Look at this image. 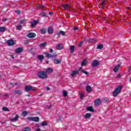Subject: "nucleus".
<instances>
[{
  "label": "nucleus",
  "mask_w": 131,
  "mask_h": 131,
  "mask_svg": "<svg viewBox=\"0 0 131 131\" xmlns=\"http://www.w3.org/2000/svg\"><path fill=\"white\" fill-rule=\"evenodd\" d=\"M37 76L39 78H40L41 79H46L48 78V74H47V72H46V71L39 72L37 73Z\"/></svg>",
  "instance_id": "1"
},
{
  "label": "nucleus",
  "mask_w": 131,
  "mask_h": 131,
  "mask_svg": "<svg viewBox=\"0 0 131 131\" xmlns=\"http://www.w3.org/2000/svg\"><path fill=\"white\" fill-rule=\"evenodd\" d=\"M123 86L122 85H120L116 89L115 91L113 93V97H117L118 94L121 93V90Z\"/></svg>",
  "instance_id": "2"
},
{
  "label": "nucleus",
  "mask_w": 131,
  "mask_h": 131,
  "mask_svg": "<svg viewBox=\"0 0 131 131\" xmlns=\"http://www.w3.org/2000/svg\"><path fill=\"white\" fill-rule=\"evenodd\" d=\"M27 119L30 121H35V122H38L39 121V118L38 117H28Z\"/></svg>",
  "instance_id": "3"
},
{
  "label": "nucleus",
  "mask_w": 131,
  "mask_h": 131,
  "mask_svg": "<svg viewBox=\"0 0 131 131\" xmlns=\"http://www.w3.org/2000/svg\"><path fill=\"white\" fill-rule=\"evenodd\" d=\"M33 91V92H35L36 89H32L31 86L27 85L25 89V92H30Z\"/></svg>",
  "instance_id": "4"
},
{
  "label": "nucleus",
  "mask_w": 131,
  "mask_h": 131,
  "mask_svg": "<svg viewBox=\"0 0 131 131\" xmlns=\"http://www.w3.org/2000/svg\"><path fill=\"white\" fill-rule=\"evenodd\" d=\"M39 23V20H34L33 21H31L30 23L31 24V27H34V26H36L37 24Z\"/></svg>",
  "instance_id": "5"
},
{
  "label": "nucleus",
  "mask_w": 131,
  "mask_h": 131,
  "mask_svg": "<svg viewBox=\"0 0 131 131\" xmlns=\"http://www.w3.org/2000/svg\"><path fill=\"white\" fill-rule=\"evenodd\" d=\"M99 64H100V62L98 60H95L93 61L92 64V67H97L99 66Z\"/></svg>",
  "instance_id": "6"
},
{
  "label": "nucleus",
  "mask_w": 131,
  "mask_h": 131,
  "mask_svg": "<svg viewBox=\"0 0 131 131\" xmlns=\"http://www.w3.org/2000/svg\"><path fill=\"white\" fill-rule=\"evenodd\" d=\"M7 43L8 44V46L9 47H11V46H14L15 43V41L13 39L8 40L7 41Z\"/></svg>",
  "instance_id": "7"
},
{
  "label": "nucleus",
  "mask_w": 131,
  "mask_h": 131,
  "mask_svg": "<svg viewBox=\"0 0 131 131\" xmlns=\"http://www.w3.org/2000/svg\"><path fill=\"white\" fill-rule=\"evenodd\" d=\"M27 36L30 38H34V37L36 36V34H35L34 33H29L27 35Z\"/></svg>",
  "instance_id": "8"
},
{
  "label": "nucleus",
  "mask_w": 131,
  "mask_h": 131,
  "mask_svg": "<svg viewBox=\"0 0 131 131\" xmlns=\"http://www.w3.org/2000/svg\"><path fill=\"white\" fill-rule=\"evenodd\" d=\"M18 119H19V115H16L15 118H10V120L11 121H13V122L18 121Z\"/></svg>",
  "instance_id": "9"
},
{
  "label": "nucleus",
  "mask_w": 131,
  "mask_h": 131,
  "mask_svg": "<svg viewBox=\"0 0 131 131\" xmlns=\"http://www.w3.org/2000/svg\"><path fill=\"white\" fill-rule=\"evenodd\" d=\"M44 54L46 55L47 58H54V57H56L55 55H52L48 52H45Z\"/></svg>",
  "instance_id": "10"
},
{
  "label": "nucleus",
  "mask_w": 131,
  "mask_h": 131,
  "mask_svg": "<svg viewBox=\"0 0 131 131\" xmlns=\"http://www.w3.org/2000/svg\"><path fill=\"white\" fill-rule=\"evenodd\" d=\"M79 73V70H76V71H74L72 72V73H71V76H72L73 77L75 76V75H77V74H78Z\"/></svg>",
  "instance_id": "11"
},
{
  "label": "nucleus",
  "mask_w": 131,
  "mask_h": 131,
  "mask_svg": "<svg viewBox=\"0 0 131 131\" xmlns=\"http://www.w3.org/2000/svg\"><path fill=\"white\" fill-rule=\"evenodd\" d=\"M23 52V49L22 48H18L15 50L16 54H19L20 53H22Z\"/></svg>",
  "instance_id": "12"
},
{
  "label": "nucleus",
  "mask_w": 131,
  "mask_h": 131,
  "mask_svg": "<svg viewBox=\"0 0 131 131\" xmlns=\"http://www.w3.org/2000/svg\"><path fill=\"white\" fill-rule=\"evenodd\" d=\"M62 62V59H58V58H55L54 60V63L55 64H60Z\"/></svg>",
  "instance_id": "13"
},
{
  "label": "nucleus",
  "mask_w": 131,
  "mask_h": 131,
  "mask_svg": "<svg viewBox=\"0 0 131 131\" xmlns=\"http://www.w3.org/2000/svg\"><path fill=\"white\" fill-rule=\"evenodd\" d=\"M48 32L49 34H52L54 32V30L52 27H49L48 29Z\"/></svg>",
  "instance_id": "14"
},
{
  "label": "nucleus",
  "mask_w": 131,
  "mask_h": 131,
  "mask_svg": "<svg viewBox=\"0 0 131 131\" xmlns=\"http://www.w3.org/2000/svg\"><path fill=\"white\" fill-rule=\"evenodd\" d=\"M37 58L38 59L39 61L42 62V60L45 59V57L42 55H39L37 56Z\"/></svg>",
  "instance_id": "15"
},
{
  "label": "nucleus",
  "mask_w": 131,
  "mask_h": 131,
  "mask_svg": "<svg viewBox=\"0 0 131 131\" xmlns=\"http://www.w3.org/2000/svg\"><path fill=\"white\" fill-rule=\"evenodd\" d=\"M57 50H62L63 49V45L61 43L58 44L56 46Z\"/></svg>",
  "instance_id": "16"
},
{
  "label": "nucleus",
  "mask_w": 131,
  "mask_h": 131,
  "mask_svg": "<svg viewBox=\"0 0 131 131\" xmlns=\"http://www.w3.org/2000/svg\"><path fill=\"white\" fill-rule=\"evenodd\" d=\"M21 94H23V92L21 91L20 90H14V95H18L20 96Z\"/></svg>",
  "instance_id": "17"
},
{
  "label": "nucleus",
  "mask_w": 131,
  "mask_h": 131,
  "mask_svg": "<svg viewBox=\"0 0 131 131\" xmlns=\"http://www.w3.org/2000/svg\"><path fill=\"white\" fill-rule=\"evenodd\" d=\"M86 91L88 92V93H92V87H91V85H87L86 87Z\"/></svg>",
  "instance_id": "18"
},
{
  "label": "nucleus",
  "mask_w": 131,
  "mask_h": 131,
  "mask_svg": "<svg viewBox=\"0 0 131 131\" xmlns=\"http://www.w3.org/2000/svg\"><path fill=\"white\" fill-rule=\"evenodd\" d=\"M79 71H81V72H82V73H84L86 75H89V73H88V72L85 71L83 69H82V68H80L79 69Z\"/></svg>",
  "instance_id": "19"
},
{
  "label": "nucleus",
  "mask_w": 131,
  "mask_h": 131,
  "mask_svg": "<svg viewBox=\"0 0 131 131\" xmlns=\"http://www.w3.org/2000/svg\"><path fill=\"white\" fill-rule=\"evenodd\" d=\"M53 69H52L51 68H49L46 70L45 72H46V74H47V73H52V72H53Z\"/></svg>",
  "instance_id": "20"
},
{
  "label": "nucleus",
  "mask_w": 131,
  "mask_h": 131,
  "mask_svg": "<svg viewBox=\"0 0 131 131\" xmlns=\"http://www.w3.org/2000/svg\"><path fill=\"white\" fill-rule=\"evenodd\" d=\"M119 67H120V64H118L117 66L115 67L114 68V72L116 73L118 71V69H119Z\"/></svg>",
  "instance_id": "21"
},
{
  "label": "nucleus",
  "mask_w": 131,
  "mask_h": 131,
  "mask_svg": "<svg viewBox=\"0 0 131 131\" xmlns=\"http://www.w3.org/2000/svg\"><path fill=\"white\" fill-rule=\"evenodd\" d=\"M62 7L64 9V10H67L68 8H71V6L68 4L62 5Z\"/></svg>",
  "instance_id": "22"
},
{
  "label": "nucleus",
  "mask_w": 131,
  "mask_h": 131,
  "mask_svg": "<svg viewBox=\"0 0 131 131\" xmlns=\"http://www.w3.org/2000/svg\"><path fill=\"white\" fill-rule=\"evenodd\" d=\"M84 118L88 119L90 118L92 116V114L91 113H86L85 115L83 116Z\"/></svg>",
  "instance_id": "23"
},
{
  "label": "nucleus",
  "mask_w": 131,
  "mask_h": 131,
  "mask_svg": "<svg viewBox=\"0 0 131 131\" xmlns=\"http://www.w3.org/2000/svg\"><path fill=\"white\" fill-rule=\"evenodd\" d=\"M47 45H48V42H45L44 43H42L40 44L39 46L40 48H46Z\"/></svg>",
  "instance_id": "24"
},
{
  "label": "nucleus",
  "mask_w": 131,
  "mask_h": 131,
  "mask_svg": "<svg viewBox=\"0 0 131 131\" xmlns=\"http://www.w3.org/2000/svg\"><path fill=\"white\" fill-rule=\"evenodd\" d=\"M106 3H107V1L106 0L101 1V4L102 8H104V5H105V4H106Z\"/></svg>",
  "instance_id": "25"
},
{
  "label": "nucleus",
  "mask_w": 131,
  "mask_h": 131,
  "mask_svg": "<svg viewBox=\"0 0 131 131\" xmlns=\"http://www.w3.org/2000/svg\"><path fill=\"white\" fill-rule=\"evenodd\" d=\"M74 49H75V46H71L70 47V51L71 54H73V52H74Z\"/></svg>",
  "instance_id": "26"
},
{
  "label": "nucleus",
  "mask_w": 131,
  "mask_h": 131,
  "mask_svg": "<svg viewBox=\"0 0 131 131\" xmlns=\"http://www.w3.org/2000/svg\"><path fill=\"white\" fill-rule=\"evenodd\" d=\"M7 28L5 27H0V32H4L6 31Z\"/></svg>",
  "instance_id": "27"
},
{
  "label": "nucleus",
  "mask_w": 131,
  "mask_h": 131,
  "mask_svg": "<svg viewBox=\"0 0 131 131\" xmlns=\"http://www.w3.org/2000/svg\"><path fill=\"white\" fill-rule=\"evenodd\" d=\"M101 102V99H98L95 100V104L96 105V106H98L99 104H100Z\"/></svg>",
  "instance_id": "28"
},
{
  "label": "nucleus",
  "mask_w": 131,
  "mask_h": 131,
  "mask_svg": "<svg viewBox=\"0 0 131 131\" xmlns=\"http://www.w3.org/2000/svg\"><path fill=\"white\" fill-rule=\"evenodd\" d=\"M87 111H91V112H94V108L92 107V106H90L87 107Z\"/></svg>",
  "instance_id": "29"
},
{
  "label": "nucleus",
  "mask_w": 131,
  "mask_h": 131,
  "mask_svg": "<svg viewBox=\"0 0 131 131\" xmlns=\"http://www.w3.org/2000/svg\"><path fill=\"white\" fill-rule=\"evenodd\" d=\"M2 110L3 111H6L7 112H10V110H9V108L6 106L2 107Z\"/></svg>",
  "instance_id": "30"
},
{
  "label": "nucleus",
  "mask_w": 131,
  "mask_h": 131,
  "mask_svg": "<svg viewBox=\"0 0 131 131\" xmlns=\"http://www.w3.org/2000/svg\"><path fill=\"white\" fill-rule=\"evenodd\" d=\"M103 45L100 44V45H99L97 47V50H102V49H103Z\"/></svg>",
  "instance_id": "31"
},
{
  "label": "nucleus",
  "mask_w": 131,
  "mask_h": 131,
  "mask_svg": "<svg viewBox=\"0 0 131 131\" xmlns=\"http://www.w3.org/2000/svg\"><path fill=\"white\" fill-rule=\"evenodd\" d=\"M59 34H61V35H63V36H65V32L60 31L57 33V35H59Z\"/></svg>",
  "instance_id": "32"
},
{
  "label": "nucleus",
  "mask_w": 131,
  "mask_h": 131,
  "mask_svg": "<svg viewBox=\"0 0 131 131\" xmlns=\"http://www.w3.org/2000/svg\"><path fill=\"white\" fill-rule=\"evenodd\" d=\"M40 16H42V17H48V14L47 13L42 12L40 13Z\"/></svg>",
  "instance_id": "33"
},
{
  "label": "nucleus",
  "mask_w": 131,
  "mask_h": 131,
  "mask_svg": "<svg viewBox=\"0 0 131 131\" xmlns=\"http://www.w3.org/2000/svg\"><path fill=\"white\" fill-rule=\"evenodd\" d=\"M27 114H28V112L27 111H24L22 113V116L23 117H25V116H26L27 115Z\"/></svg>",
  "instance_id": "34"
},
{
  "label": "nucleus",
  "mask_w": 131,
  "mask_h": 131,
  "mask_svg": "<svg viewBox=\"0 0 131 131\" xmlns=\"http://www.w3.org/2000/svg\"><path fill=\"white\" fill-rule=\"evenodd\" d=\"M9 84L11 85V88H14L15 85H17L18 84V83H10Z\"/></svg>",
  "instance_id": "35"
},
{
  "label": "nucleus",
  "mask_w": 131,
  "mask_h": 131,
  "mask_svg": "<svg viewBox=\"0 0 131 131\" xmlns=\"http://www.w3.org/2000/svg\"><path fill=\"white\" fill-rule=\"evenodd\" d=\"M86 60L84 59L81 63V66H85L86 65Z\"/></svg>",
  "instance_id": "36"
},
{
  "label": "nucleus",
  "mask_w": 131,
  "mask_h": 131,
  "mask_svg": "<svg viewBox=\"0 0 131 131\" xmlns=\"http://www.w3.org/2000/svg\"><path fill=\"white\" fill-rule=\"evenodd\" d=\"M40 32L42 33V34H45V33L47 32V31L46 30V29H42L40 30Z\"/></svg>",
  "instance_id": "37"
},
{
  "label": "nucleus",
  "mask_w": 131,
  "mask_h": 131,
  "mask_svg": "<svg viewBox=\"0 0 131 131\" xmlns=\"http://www.w3.org/2000/svg\"><path fill=\"white\" fill-rule=\"evenodd\" d=\"M30 130H31V129H30V127H27L22 130V131H30Z\"/></svg>",
  "instance_id": "38"
},
{
  "label": "nucleus",
  "mask_w": 131,
  "mask_h": 131,
  "mask_svg": "<svg viewBox=\"0 0 131 131\" xmlns=\"http://www.w3.org/2000/svg\"><path fill=\"white\" fill-rule=\"evenodd\" d=\"M48 125V123L46 121H43V122H42V123L41 124V126H46Z\"/></svg>",
  "instance_id": "39"
},
{
  "label": "nucleus",
  "mask_w": 131,
  "mask_h": 131,
  "mask_svg": "<svg viewBox=\"0 0 131 131\" xmlns=\"http://www.w3.org/2000/svg\"><path fill=\"white\" fill-rule=\"evenodd\" d=\"M89 42H95L96 41V40L94 38L89 39H88Z\"/></svg>",
  "instance_id": "40"
},
{
  "label": "nucleus",
  "mask_w": 131,
  "mask_h": 131,
  "mask_svg": "<svg viewBox=\"0 0 131 131\" xmlns=\"http://www.w3.org/2000/svg\"><path fill=\"white\" fill-rule=\"evenodd\" d=\"M62 94L64 97H67L68 95V93L66 91H63Z\"/></svg>",
  "instance_id": "41"
},
{
  "label": "nucleus",
  "mask_w": 131,
  "mask_h": 131,
  "mask_svg": "<svg viewBox=\"0 0 131 131\" xmlns=\"http://www.w3.org/2000/svg\"><path fill=\"white\" fill-rule=\"evenodd\" d=\"M17 30H20L22 28V26L21 25H18L17 26Z\"/></svg>",
  "instance_id": "42"
},
{
  "label": "nucleus",
  "mask_w": 131,
  "mask_h": 131,
  "mask_svg": "<svg viewBox=\"0 0 131 131\" xmlns=\"http://www.w3.org/2000/svg\"><path fill=\"white\" fill-rule=\"evenodd\" d=\"M82 43H83V41L80 42L78 44V47L80 48L82 46Z\"/></svg>",
  "instance_id": "43"
},
{
  "label": "nucleus",
  "mask_w": 131,
  "mask_h": 131,
  "mask_svg": "<svg viewBox=\"0 0 131 131\" xmlns=\"http://www.w3.org/2000/svg\"><path fill=\"white\" fill-rule=\"evenodd\" d=\"M38 8H40V9H43V8L45 7V6L42 5H38Z\"/></svg>",
  "instance_id": "44"
},
{
  "label": "nucleus",
  "mask_w": 131,
  "mask_h": 131,
  "mask_svg": "<svg viewBox=\"0 0 131 131\" xmlns=\"http://www.w3.org/2000/svg\"><path fill=\"white\" fill-rule=\"evenodd\" d=\"M24 22H25V20L21 19V20H20V24H23V23H24Z\"/></svg>",
  "instance_id": "45"
},
{
  "label": "nucleus",
  "mask_w": 131,
  "mask_h": 131,
  "mask_svg": "<svg viewBox=\"0 0 131 131\" xmlns=\"http://www.w3.org/2000/svg\"><path fill=\"white\" fill-rule=\"evenodd\" d=\"M15 13L17 14H21V11L20 10H16Z\"/></svg>",
  "instance_id": "46"
},
{
  "label": "nucleus",
  "mask_w": 131,
  "mask_h": 131,
  "mask_svg": "<svg viewBox=\"0 0 131 131\" xmlns=\"http://www.w3.org/2000/svg\"><path fill=\"white\" fill-rule=\"evenodd\" d=\"M74 30H78V27H74L73 28Z\"/></svg>",
  "instance_id": "47"
},
{
  "label": "nucleus",
  "mask_w": 131,
  "mask_h": 131,
  "mask_svg": "<svg viewBox=\"0 0 131 131\" xmlns=\"http://www.w3.org/2000/svg\"><path fill=\"white\" fill-rule=\"evenodd\" d=\"M83 97H84L83 96V94H80V98L81 99L82 98H83Z\"/></svg>",
  "instance_id": "48"
},
{
  "label": "nucleus",
  "mask_w": 131,
  "mask_h": 131,
  "mask_svg": "<svg viewBox=\"0 0 131 131\" xmlns=\"http://www.w3.org/2000/svg\"><path fill=\"white\" fill-rule=\"evenodd\" d=\"M3 22H6V21H8V19L7 18H3Z\"/></svg>",
  "instance_id": "49"
},
{
  "label": "nucleus",
  "mask_w": 131,
  "mask_h": 131,
  "mask_svg": "<svg viewBox=\"0 0 131 131\" xmlns=\"http://www.w3.org/2000/svg\"><path fill=\"white\" fill-rule=\"evenodd\" d=\"M46 89L47 91H50V90H51L50 87H46Z\"/></svg>",
  "instance_id": "50"
},
{
  "label": "nucleus",
  "mask_w": 131,
  "mask_h": 131,
  "mask_svg": "<svg viewBox=\"0 0 131 131\" xmlns=\"http://www.w3.org/2000/svg\"><path fill=\"white\" fill-rule=\"evenodd\" d=\"M130 70H131V67H128V72H130Z\"/></svg>",
  "instance_id": "51"
},
{
  "label": "nucleus",
  "mask_w": 131,
  "mask_h": 131,
  "mask_svg": "<svg viewBox=\"0 0 131 131\" xmlns=\"http://www.w3.org/2000/svg\"><path fill=\"white\" fill-rule=\"evenodd\" d=\"M57 121H61V118H57Z\"/></svg>",
  "instance_id": "52"
},
{
  "label": "nucleus",
  "mask_w": 131,
  "mask_h": 131,
  "mask_svg": "<svg viewBox=\"0 0 131 131\" xmlns=\"http://www.w3.org/2000/svg\"><path fill=\"white\" fill-rule=\"evenodd\" d=\"M7 122L6 121H1V123H2V124H5V123H6Z\"/></svg>",
  "instance_id": "53"
},
{
  "label": "nucleus",
  "mask_w": 131,
  "mask_h": 131,
  "mask_svg": "<svg viewBox=\"0 0 131 131\" xmlns=\"http://www.w3.org/2000/svg\"><path fill=\"white\" fill-rule=\"evenodd\" d=\"M117 77H118V78H120V77H121V75L120 74H119V75H118Z\"/></svg>",
  "instance_id": "54"
},
{
  "label": "nucleus",
  "mask_w": 131,
  "mask_h": 131,
  "mask_svg": "<svg viewBox=\"0 0 131 131\" xmlns=\"http://www.w3.org/2000/svg\"><path fill=\"white\" fill-rule=\"evenodd\" d=\"M53 52H54V50H53V49H51L50 51V53H53Z\"/></svg>",
  "instance_id": "55"
},
{
  "label": "nucleus",
  "mask_w": 131,
  "mask_h": 131,
  "mask_svg": "<svg viewBox=\"0 0 131 131\" xmlns=\"http://www.w3.org/2000/svg\"><path fill=\"white\" fill-rule=\"evenodd\" d=\"M36 131H40V128L36 129Z\"/></svg>",
  "instance_id": "56"
},
{
  "label": "nucleus",
  "mask_w": 131,
  "mask_h": 131,
  "mask_svg": "<svg viewBox=\"0 0 131 131\" xmlns=\"http://www.w3.org/2000/svg\"><path fill=\"white\" fill-rule=\"evenodd\" d=\"M49 14V15H53V12H50Z\"/></svg>",
  "instance_id": "57"
},
{
  "label": "nucleus",
  "mask_w": 131,
  "mask_h": 131,
  "mask_svg": "<svg viewBox=\"0 0 131 131\" xmlns=\"http://www.w3.org/2000/svg\"><path fill=\"white\" fill-rule=\"evenodd\" d=\"M52 105H50L49 107V109H51V108H52Z\"/></svg>",
  "instance_id": "58"
},
{
  "label": "nucleus",
  "mask_w": 131,
  "mask_h": 131,
  "mask_svg": "<svg viewBox=\"0 0 131 131\" xmlns=\"http://www.w3.org/2000/svg\"><path fill=\"white\" fill-rule=\"evenodd\" d=\"M11 57L12 58V59H15V57H14V56L13 55H11Z\"/></svg>",
  "instance_id": "59"
},
{
  "label": "nucleus",
  "mask_w": 131,
  "mask_h": 131,
  "mask_svg": "<svg viewBox=\"0 0 131 131\" xmlns=\"http://www.w3.org/2000/svg\"><path fill=\"white\" fill-rule=\"evenodd\" d=\"M83 84H86V82H83Z\"/></svg>",
  "instance_id": "60"
},
{
  "label": "nucleus",
  "mask_w": 131,
  "mask_h": 131,
  "mask_svg": "<svg viewBox=\"0 0 131 131\" xmlns=\"http://www.w3.org/2000/svg\"><path fill=\"white\" fill-rule=\"evenodd\" d=\"M8 96H9L8 94H6L4 96V97H8Z\"/></svg>",
  "instance_id": "61"
},
{
  "label": "nucleus",
  "mask_w": 131,
  "mask_h": 131,
  "mask_svg": "<svg viewBox=\"0 0 131 131\" xmlns=\"http://www.w3.org/2000/svg\"><path fill=\"white\" fill-rule=\"evenodd\" d=\"M127 9L128 10H130V7H127Z\"/></svg>",
  "instance_id": "62"
},
{
  "label": "nucleus",
  "mask_w": 131,
  "mask_h": 131,
  "mask_svg": "<svg viewBox=\"0 0 131 131\" xmlns=\"http://www.w3.org/2000/svg\"><path fill=\"white\" fill-rule=\"evenodd\" d=\"M47 64H49V61H46Z\"/></svg>",
  "instance_id": "63"
},
{
  "label": "nucleus",
  "mask_w": 131,
  "mask_h": 131,
  "mask_svg": "<svg viewBox=\"0 0 131 131\" xmlns=\"http://www.w3.org/2000/svg\"><path fill=\"white\" fill-rule=\"evenodd\" d=\"M28 97H30V95L29 94L27 95Z\"/></svg>",
  "instance_id": "64"
}]
</instances>
